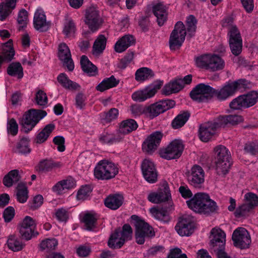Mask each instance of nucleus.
Returning <instances> with one entry per match:
<instances>
[{"label": "nucleus", "instance_id": "obj_28", "mask_svg": "<svg viewBox=\"0 0 258 258\" xmlns=\"http://www.w3.org/2000/svg\"><path fill=\"white\" fill-rule=\"evenodd\" d=\"M123 198L119 195H110L104 200L105 206L111 210L118 209L122 204Z\"/></svg>", "mask_w": 258, "mask_h": 258}, {"label": "nucleus", "instance_id": "obj_34", "mask_svg": "<svg viewBox=\"0 0 258 258\" xmlns=\"http://www.w3.org/2000/svg\"><path fill=\"white\" fill-rule=\"evenodd\" d=\"M124 242L120 236V229H117L110 236L108 241V246L112 249H118L122 247Z\"/></svg>", "mask_w": 258, "mask_h": 258}, {"label": "nucleus", "instance_id": "obj_43", "mask_svg": "<svg viewBox=\"0 0 258 258\" xmlns=\"http://www.w3.org/2000/svg\"><path fill=\"white\" fill-rule=\"evenodd\" d=\"M76 31V26L71 18L66 19L63 24L62 33L67 38L74 37Z\"/></svg>", "mask_w": 258, "mask_h": 258}, {"label": "nucleus", "instance_id": "obj_53", "mask_svg": "<svg viewBox=\"0 0 258 258\" xmlns=\"http://www.w3.org/2000/svg\"><path fill=\"white\" fill-rule=\"evenodd\" d=\"M28 191L26 185L22 183L18 184L17 187V199L21 203H25L28 198Z\"/></svg>", "mask_w": 258, "mask_h": 258}, {"label": "nucleus", "instance_id": "obj_30", "mask_svg": "<svg viewBox=\"0 0 258 258\" xmlns=\"http://www.w3.org/2000/svg\"><path fill=\"white\" fill-rule=\"evenodd\" d=\"M58 83L65 89L70 90H77L80 89V86L77 83L71 81L64 73L60 74L57 78Z\"/></svg>", "mask_w": 258, "mask_h": 258}, {"label": "nucleus", "instance_id": "obj_33", "mask_svg": "<svg viewBox=\"0 0 258 258\" xmlns=\"http://www.w3.org/2000/svg\"><path fill=\"white\" fill-rule=\"evenodd\" d=\"M21 176L20 171L17 169H14L10 171L3 179V183L7 187H11L13 184L19 181Z\"/></svg>", "mask_w": 258, "mask_h": 258}, {"label": "nucleus", "instance_id": "obj_37", "mask_svg": "<svg viewBox=\"0 0 258 258\" xmlns=\"http://www.w3.org/2000/svg\"><path fill=\"white\" fill-rule=\"evenodd\" d=\"M54 128L55 125L54 124L50 123L46 125L45 127L37 134L35 139V142L37 144H42L45 142Z\"/></svg>", "mask_w": 258, "mask_h": 258}, {"label": "nucleus", "instance_id": "obj_23", "mask_svg": "<svg viewBox=\"0 0 258 258\" xmlns=\"http://www.w3.org/2000/svg\"><path fill=\"white\" fill-rule=\"evenodd\" d=\"M170 198L171 194L167 186L164 187L163 190L150 192L147 197L148 201L154 204H159L167 201Z\"/></svg>", "mask_w": 258, "mask_h": 258}, {"label": "nucleus", "instance_id": "obj_54", "mask_svg": "<svg viewBox=\"0 0 258 258\" xmlns=\"http://www.w3.org/2000/svg\"><path fill=\"white\" fill-rule=\"evenodd\" d=\"M59 164L55 163L51 160H44L39 164V169L44 172H49L54 167H58Z\"/></svg>", "mask_w": 258, "mask_h": 258}, {"label": "nucleus", "instance_id": "obj_9", "mask_svg": "<svg viewBox=\"0 0 258 258\" xmlns=\"http://www.w3.org/2000/svg\"><path fill=\"white\" fill-rule=\"evenodd\" d=\"M85 23L92 32L97 31L101 27L103 20L96 7L92 6L86 10Z\"/></svg>", "mask_w": 258, "mask_h": 258}, {"label": "nucleus", "instance_id": "obj_3", "mask_svg": "<svg viewBox=\"0 0 258 258\" xmlns=\"http://www.w3.org/2000/svg\"><path fill=\"white\" fill-rule=\"evenodd\" d=\"M117 165L107 160L100 161L94 170V175L98 180H110L115 177L118 173Z\"/></svg>", "mask_w": 258, "mask_h": 258}, {"label": "nucleus", "instance_id": "obj_45", "mask_svg": "<svg viewBox=\"0 0 258 258\" xmlns=\"http://www.w3.org/2000/svg\"><path fill=\"white\" fill-rule=\"evenodd\" d=\"M15 55V51L11 46L10 42H7L3 47L0 55L4 62H8L11 61Z\"/></svg>", "mask_w": 258, "mask_h": 258}, {"label": "nucleus", "instance_id": "obj_2", "mask_svg": "<svg viewBox=\"0 0 258 258\" xmlns=\"http://www.w3.org/2000/svg\"><path fill=\"white\" fill-rule=\"evenodd\" d=\"M247 81L245 79H239L235 81H229L218 89L213 88V98L220 101H223L233 96L236 92L247 87Z\"/></svg>", "mask_w": 258, "mask_h": 258}, {"label": "nucleus", "instance_id": "obj_41", "mask_svg": "<svg viewBox=\"0 0 258 258\" xmlns=\"http://www.w3.org/2000/svg\"><path fill=\"white\" fill-rule=\"evenodd\" d=\"M7 73L12 77H17L18 79H21L23 77V69L19 62H12L9 64L7 68Z\"/></svg>", "mask_w": 258, "mask_h": 258}, {"label": "nucleus", "instance_id": "obj_29", "mask_svg": "<svg viewBox=\"0 0 258 258\" xmlns=\"http://www.w3.org/2000/svg\"><path fill=\"white\" fill-rule=\"evenodd\" d=\"M80 63L83 71L90 76H95L98 74L97 68L94 65L86 55H82Z\"/></svg>", "mask_w": 258, "mask_h": 258}, {"label": "nucleus", "instance_id": "obj_17", "mask_svg": "<svg viewBox=\"0 0 258 258\" xmlns=\"http://www.w3.org/2000/svg\"><path fill=\"white\" fill-rule=\"evenodd\" d=\"M212 235L210 241V246L214 251L225 248L226 234L220 229L213 228L211 231Z\"/></svg>", "mask_w": 258, "mask_h": 258}, {"label": "nucleus", "instance_id": "obj_18", "mask_svg": "<svg viewBox=\"0 0 258 258\" xmlns=\"http://www.w3.org/2000/svg\"><path fill=\"white\" fill-rule=\"evenodd\" d=\"M205 172L199 165H195L187 174L188 182L195 187H197L204 182Z\"/></svg>", "mask_w": 258, "mask_h": 258}, {"label": "nucleus", "instance_id": "obj_27", "mask_svg": "<svg viewBox=\"0 0 258 258\" xmlns=\"http://www.w3.org/2000/svg\"><path fill=\"white\" fill-rule=\"evenodd\" d=\"M75 185V182L73 179H66L57 182L52 189L57 194L60 195L64 192L65 190L74 188Z\"/></svg>", "mask_w": 258, "mask_h": 258}, {"label": "nucleus", "instance_id": "obj_20", "mask_svg": "<svg viewBox=\"0 0 258 258\" xmlns=\"http://www.w3.org/2000/svg\"><path fill=\"white\" fill-rule=\"evenodd\" d=\"M58 56L63 66L66 67L69 71H72L74 69V64L70 50L66 43H61L59 45Z\"/></svg>", "mask_w": 258, "mask_h": 258}, {"label": "nucleus", "instance_id": "obj_50", "mask_svg": "<svg viewBox=\"0 0 258 258\" xmlns=\"http://www.w3.org/2000/svg\"><path fill=\"white\" fill-rule=\"evenodd\" d=\"M246 108L252 106L258 101V92L250 91L246 94L242 95Z\"/></svg>", "mask_w": 258, "mask_h": 258}, {"label": "nucleus", "instance_id": "obj_15", "mask_svg": "<svg viewBox=\"0 0 258 258\" xmlns=\"http://www.w3.org/2000/svg\"><path fill=\"white\" fill-rule=\"evenodd\" d=\"M194 224L192 220L188 216H183L179 218L175 226V229L181 236H188L194 231Z\"/></svg>", "mask_w": 258, "mask_h": 258}, {"label": "nucleus", "instance_id": "obj_31", "mask_svg": "<svg viewBox=\"0 0 258 258\" xmlns=\"http://www.w3.org/2000/svg\"><path fill=\"white\" fill-rule=\"evenodd\" d=\"M182 88L183 84L181 79H177L165 85L162 89V93L169 95L179 92Z\"/></svg>", "mask_w": 258, "mask_h": 258}, {"label": "nucleus", "instance_id": "obj_52", "mask_svg": "<svg viewBox=\"0 0 258 258\" xmlns=\"http://www.w3.org/2000/svg\"><path fill=\"white\" fill-rule=\"evenodd\" d=\"M57 245L58 241L56 239H46L40 243V248L42 250H46L47 252H49L54 250Z\"/></svg>", "mask_w": 258, "mask_h": 258}, {"label": "nucleus", "instance_id": "obj_44", "mask_svg": "<svg viewBox=\"0 0 258 258\" xmlns=\"http://www.w3.org/2000/svg\"><path fill=\"white\" fill-rule=\"evenodd\" d=\"M215 169L217 173L220 176H224L229 171L231 166L229 160H216Z\"/></svg>", "mask_w": 258, "mask_h": 258}, {"label": "nucleus", "instance_id": "obj_7", "mask_svg": "<svg viewBox=\"0 0 258 258\" xmlns=\"http://www.w3.org/2000/svg\"><path fill=\"white\" fill-rule=\"evenodd\" d=\"M186 34L185 26L181 21H178L175 25L169 40L171 50L179 49L183 43Z\"/></svg>", "mask_w": 258, "mask_h": 258}, {"label": "nucleus", "instance_id": "obj_8", "mask_svg": "<svg viewBox=\"0 0 258 258\" xmlns=\"http://www.w3.org/2000/svg\"><path fill=\"white\" fill-rule=\"evenodd\" d=\"M184 145L180 140H174L165 148L160 150L161 157L166 160L179 158L183 151Z\"/></svg>", "mask_w": 258, "mask_h": 258}, {"label": "nucleus", "instance_id": "obj_6", "mask_svg": "<svg viewBox=\"0 0 258 258\" xmlns=\"http://www.w3.org/2000/svg\"><path fill=\"white\" fill-rule=\"evenodd\" d=\"M175 101L172 100H164L145 107L144 115L148 118L153 119L159 114L173 108Z\"/></svg>", "mask_w": 258, "mask_h": 258}, {"label": "nucleus", "instance_id": "obj_14", "mask_svg": "<svg viewBox=\"0 0 258 258\" xmlns=\"http://www.w3.org/2000/svg\"><path fill=\"white\" fill-rule=\"evenodd\" d=\"M232 240L234 246L241 249L248 247L251 239L248 231L242 227L236 229L232 234Z\"/></svg>", "mask_w": 258, "mask_h": 258}, {"label": "nucleus", "instance_id": "obj_64", "mask_svg": "<svg viewBox=\"0 0 258 258\" xmlns=\"http://www.w3.org/2000/svg\"><path fill=\"white\" fill-rule=\"evenodd\" d=\"M35 99L38 105L45 106L47 103V97L43 91H38L36 94Z\"/></svg>", "mask_w": 258, "mask_h": 258}, {"label": "nucleus", "instance_id": "obj_58", "mask_svg": "<svg viewBox=\"0 0 258 258\" xmlns=\"http://www.w3.org/2000/svg\"><path fill=\"white\" fill-rule=\"evenodd\" d=\"M210 54H206L197 57L195 58L196 64L197 67L201 68H205L208 70Z\"/></svg>", "mask_w": 258, "mask_h": 258}, {"label": "nucleus", "instance_id": "obj_55", "mask_svg": "<svg viewBox=\"0 0 258 258\" xmlns=\"http://www.w3.org/2000/svg\"><path fill=\"white\" fill-rule=\"evenodd\" d=\"M243 95H240L233 99L229 103V107L233 110H241L246 108Z\"/></svg>", "mask_w": 258, "mask_h": 258}, {"label": "nucleus", "instance_id": "obj_51", "mask_svg": "<svg viewBox=\"0 0 258 258\" xmlns=\"http://www.w3.org/2000/svg\"><path fill=\"white\" fill-rule=\"evenodd\" d=\"M214 152L216 160H229L228 150L224 146L219 145L216 147L214 148Z\"/></svg>", "mask_w": 258, "mask_h": 258}, {"label": "nucleus", "instance_id": "obj_62", "mask_svg": "<svg viewBox=\"0 0 258 258\" xmlns=\"http://www.w3.org/2000/svg\"><path fill=\"white\" fill-rule=\"evenodd\" d=\"M92 191L91 187L90 185H86L82 186L78 190L77 198L78 200H86L90 195Z\"/></svg>", "mask_w": 258, "mask_h": 258}, {"label": "nucleus", "instance_id": "obj_22", "mask_svg": "<svg viewBox=\"0 0 258 258\" xmlns=\"http://www.w3.org/2000/svg\"><path fill=\"white\" fill-rule=\"evenodd\" d=\"M216 131L217 128L212 121L203 123L199 127V138L202 141L207 142L215 136Z\"/></svg>", "mask_w": 258, "mask_h": 258}, {"label": "nucleus", "instance_id": "obj_59", "mask_svg": "<svg viewBox=\"0 0 258 258\" xmlns=\"http://www.w3.org/2000/svg\"><path fill=\"white\" fill-rule=\"evenodd\" d=\"M96 221L97 218L91 214H86L83 217V222L88 230H91L95 227Z\"/></svg>", "mask_w": 258, "mask_h": 258}, {"label": "nucleus", "instance_id": "obj_4", "mask_svg": "<svg viewBox=\"0 0 258 258\" xmlns=\"http://www.w3.org/2000/svg\"><path fill=\"white\" fill-rule=\"evenodd\" d=\"M46 114L47 113L45 111L31 109L25 113L19 123L22 126L24 132L28 133Z\"/></svg>", "mask_w": 258, "mask_h": 258}, {"label": "nucleus", "instance_id": "obj_16", "mask_svg": "<svg viewBox=\"0 0 258 258\" xmlns=\"http://www.w3.org/2000/svg\"><path fill=\"white\" fill-rule=\"evenodd\" d=\"M163 134L160 132H155L151 134L142 145L143 150L151 154L154 152L159 146Z\"/></svg>", "mask_w": 258, "mask_h": 258}, {"label": "nucleus", "instance_id": "obj_57", "mask_svg": "<svg viewBox=\"0 0 258 258\" xmlns=\"http://www.w3.org/2000/svg\"><path fill=\"white\" fill-rule=\"evenodd\" d=\"M28 21V12L24 9H22L20 11L18 18L17 22L20 25L19 30H21L24 27H25Z\"/></svg>", "mask_w": 258, "mask_h": 258}, {"label": "nucleus", "instance_id": "obj_26", "mask_svg": "<svg viewBox=\"0 0 258 258\" xmlns=\"http://www.w3.org/2000/svg\"><path fill=\"white\" fill-rule=\"evenodd\" d=\"M153 13L157 18L158 24L160 26L163 25L167 19L166 7L161 3H158L153 7Z\"/></svg>", "mask_w": 258, "mask_h": 258}, {"label": "nucleus", "instance_id": "obj_46", "mask_svg": "<svg viewBox=\"0 0 258 258\" xmlns=\"http://www.w3.org/2000/svg\"><path fill=\"white\" fill-rule=\"evenodd\" d=\"M31 149L29 146V140L27 138H22L17 143L16 152L20 154H29Z\"/></svg>", "mask_w": 258, "mask_h": 258}, {"label": "nucleus", "instance_id": "obj_49", "mask_svg": "<svg viewBox=\"0 0 258 258\" xmlns=\"http://www.w3.org/2000/svg\"><path fill=\"white\" fill-rule=\"evenodd\" d=\"M150 212L156 219L167 222L169 221V217L167 211L163 209H157L156 208H152Z\"/></svg>", "mask_w": 258, "mask_h": 258}, {"label": "nucleus", "instance_id": "obj_39", "mask_svg": "<svg viewBox=\"0 0 258 258\" xmlns=\"http://www.w3.org/2000/svg\"><path fill=\"white\" fill-rule=\"evenodd\" d=\"M16 1H7L0 4V21H4L16 6Z\"/></svg>", "mask_w": 258, "mask_h": 258}, {"label": "nucleus", "instance_id": "obj_38", "mask_svg": "<svg viewBox=\"0 0 258 258\" xmlns=\"http://www.w3.org/2000/svg\"><path fill=\"white\" fill-rule=\"evenodd\" d=\"M107 39L104 35H99L95 40L93 46V54L95 55L100 54L105 48Z\"/></svg>", "mask_w": 258, "mask_h": 258}, {"label": "nucleus", "instance_id": "obj_25", "mask_svg": "<svg viewBox=\"0 0 258 258\" xmlns=\"http://www.w3.org/2000/svg\"><path fill=\"white\" fill-rule=\"evenodd\" d=\"M123 139L122 135L118 131L112 132L109 131H104L99 138L100 141L104 144H113L118 143Z\"/></svg>", "mask_w": 258, "mask_h": 258}, {"label": "nucleus", "instance_id": "obj_12", "mask_svg": "<svg viewBox=\"0 0 258 258\" xmlns=\"http://www.w3.org/2000/svg\"><path fill=\"white\" fill-rule=\"evenodd\" d=\"M36 224L35 220L30 216H26L19 226V232L21 237L29 240L33 237L38 235V232L35 231Z\"/></svg>", "mask_w": 258, "mask_h": 258}, {"label": "nucleus", "instance_id": "obj_5", "mask_svg": "<svg viewBox=\"0 0 258 258\" xmlns=\"http://www.w3.org/2000/svg\"><path fill=\"white\" fill-rule=\"evenodd\" d=\"M131 218L135 221V238L138 244H143L146 238L155 236L152 227L143 220L140 219L138 216L132 215Z\"/></svg>", "mask_w": 258, "mask_h": 258}, {"label": "nucleus", "instance_id": "obj_32", "mask_svg": "<svg viewBox=\"0 0 258 258\" xmlns=\"http://www.w3.org/2000/svg\"><path fill=\"white\" fill-rule=\"evenodd\" d=\"M138 127V125L134 119H128L120 123L118 132L123 137L124 135L135 131Z\"/></svg>", "mask_w": 258, "mask_h": 258}, {"label": "nucleus", "instance_id": "obj_24", "mask_svg": "<svg viewBox=\"0 0 258 258\" xmlns=\"http://www.w3.org/2000/svg\"><path fill=\"white\" fill-rule=\"evenodd\" d=\"M136 39L132 35H125L119 39L114 46V51L121 53L126 50L130 46L134 45Z\"/></svg>", "mask_w": 258, "mask_h": 258}, {"label": "nucleus", "instance_id": "obj_35", "mask_svg": "<svg viewBox=\"0 0 258 258\" xmlns=\"http://www.w3.org/2000/svg\"><path fill=\"white\" fill-rule=\"evenodd\" d=\"M119 83V80L116 79L114 76L104 79L96 87V89L100 92H103L110 88L116 87Z\"/></svg>", "mask_w": 258, "mask_h": 258}, {"label": "nucleus", "instance_id": "obj_19", "mask_svg": "<svg viewBox=\"0 0 258 258\" xmlns=\"http://www.w3.org/2000/svg\"><path fill=\"white\" fill-rule=\"evenodd\" d=\"M142 170L145 179L150 183L157 180V172L154 163L149 159H145L142 164Z\"/></svg>", "mask_w": 258, "mask_h": 258}, {"label": "nucleus", "instance_id": "obj_13", "mask_svg": "<svg viewBox=\"0 0 258 258\" xmlns=\"http://www.w3.org/2000/svg\"><path fill=\"white\" fill-rule=\"evenodd\" d=\"M162 84V82H159L134 92L132 96L133 99L135 101L141 102L152 97L161 88Z\"/></svg>", "mask_w": 258, "mask_h": 258}, {"label": "nucleus", "instance_id": "obj_56", "mask_svg": "<svg viewBox=\"0 0 258 258\" xmlns=\"http://www.w3.org/2000/svg\"><path fill=\"white\" fill-rule=\"evenodd\" d=\"M197 23V21L194 16L189 15L187 17L186 20L187 31L188 32V34L190 37H192L194 35L196 31Z\"/></svg>", "mask_w": 258, "mask_h": 258}, {"label": "nucleus", "instance_id": "obj_11", "mask_svg": "<svg viewBox=\"0 0 258 258\" xmlns=\"http://www.w3.org/2000/svg\"><path fill=\"white\" fill-rule=\"evenodd\" d=\"M213 88L208 85L201 83L190 92V97L195 101L199 102H206L213 98Z\"/></svg>", "mask_w": 258, "mask_h": 258}, {"label": "nucleus", "instance_id": "obj_63", "mask_svg": "<svg viewBox=\"0 0 258 258\" xmlns=\"http://www.w3.org/2000/svg\"><path fill=\"white\" fill-rule=\"evenodd\" d=\"M251 209V207H250L246 203L243 204L236 209L234 213L235 216L236 217L244 216Z\"/></svg>", "mask_w": 258, "mask_h": 258}, {"label": "nucleus", "instance_id": "obj_1", "mask_svg": "<svg viewBox=\"0 0 258 258\" xmlns=\"http://www.w3.org/2000/svg\"><path fill=\"white\" fill-rule=\"evenodd\" d=\"M189 208L196 213L209 215L216 213L219 208L216 203L211 200L208 195L199 192L186 201Z\"/></svg>", "mask_w": 258, "mask_h": 258}, {"label": "nucleus", "instance_id": "obj_21", "mask_svg": "<svg viewBox=\"0 0 258 258\" xmlns=\"http://www.w3.org/2000/svg\"><path fill=\"white\" fill-rule=\"evenodd\" d=\"M50 22L47 21L46 17L43 11L37 9L34 13L33 25L34 28L40 32L46 31L50 26Z\"/></svg>", "mask_w": 258, "mask_h": 258}, {"label": "nucleus", "instance_id": "obj_60", "mask_svg": "<svg viewBox=\"0 0 258 258\" xmlns=\"http://www.w3.org/2000/svg\"><path fill=\"white\" fill-rule=\"evenodd\" d=\"M132 228L128 224H124L122 226V230H120V236L124 242L126 240H130L132 238Z\"/></svg>", "mask_w": 258, "mask_h": 258}, {"label": "nucleus", "instance_id": "obj_36", "mask_svg": "<svg viewBox=\"0 0 258 258\" xmlns=\"http://www.w3.org/2000/svg\"><path fill=\"white\" fill-rule=\"evenodd\" d=\"M190 113L187 111L180 112L172 120L171 125L174 129L183 126L190 117Z\"/></svg>", "mask_w": 258, "mask_h": 258}, {"label": "nucleus", "instance_id": "obj_42", "mask_svg": "<svg viewBox=\"0 0 258 258\" xmlns=\"http://www.w3.org/2000/svg\"><path fill=\"white\" fill-rule=\"evenodd\" d=\"M224 67V61L217 55L210 54L208 70L217 71L222 70Z\"/></svg>", "mask_w": 258, "mask_h": 258}, {"label": "nucleus", "instance_id": "obj_47", "mask_svg": "<svg viewBox=\"0 0 258 258\" xmlns=\"http://www.w3.org/2000/svg\"><path fill=\"white\" fill-rule=\"evenodd\" d=\"M154 76V73L151 69L147 68H142L137 71L135 78L138 81H143L152 78Z\"/></svg>", "mask_w": 258, "mask_h": 258}, {"label": "nucleus", "instance_id": "obj_40", "mask_svg": "<svg viewBox=\"0 0 258 258\" xmlns=\"http://www.w3.org/2000/svg\"><path fill=\"white\" fill-rule=\"evenodd\" d=\"M118 115V110L115 108H111L108 112L100 114L101 122L105 125L116 119Z\"/></svg>", "mask_w": 258, "mask_h": 258}, {"label": "nucleus", "instance_id": "obj_61", "mask_svg": "<svg viewBox=\"0 0 258 258\" xmlns=\"http://www.w3.org/2000/svg\"><path fill=\"white\" fill-rule=\"evenodd\" d=\"M244 200L251 209L258 206V196L252 192H248L244 195Z\"/></svg>", "mask_w": 258, "mask_h": 258}, {"label": "nucleus", "instance_id": "obj_48", "mask_svg": "<svg viewBox=\"0 0 258 258\" xmlns=\"http://www.w3.org/2000/svg\"><path fill=\"white\" fill-rule=\"evenodd\" d=\"M7 244L9 248L14 251L22 250L24 246L21 240L15 235L9 236L7 240Z\"/></svg>", "mask_w": 258, "mask_h": 258}, {"label": "nucleus", "instance_id": "obj_10", "mask_svg": "<svg viewBox=\"0 0 258 258\" xmlns=\"http://www.w3.org/2000/svg\"><path fill=\"white\" fill-rule=\"evenodd\" d=\"M228 42L232 54L238 55L242 51V39L237 26H232L228 31Z\"/></svg>", "mask_w": 258, "mask_h": 258}]
</instances>
